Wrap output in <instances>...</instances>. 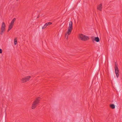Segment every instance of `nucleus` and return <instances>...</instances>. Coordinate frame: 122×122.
<instances>
[{
  "mask_svg": "<svg viewBox=\"0 0 122 122\" xmlns=\"http://www.w3.org/2000/svg\"><path fill=\"white\" fill-rule=\"evenodd\" d=\"M40 100L39 98L35 99L32 104L31 108L32 109H34L36 107L37 105L39 103Z\"/></svg>",
  "mask_w": 122,
  "mask_h": 122,
  "instance_id": "2",
  "label": "nucleus"
},
{
  "mask_svg": "<svg viewBox=\"0 0 122 122\" xmlns=\"http://www.w3.org/2000/svg\"><path fill=\"white\" fill-rule=\"evenodd\" d=\"M110 107H111L112 109H114L115 108V105L113 104H112L110 105Z\"/></svg>",
  "mask_w": 122,
  "mask_h": 122,
  "instance_id": "9",
  "label": "nucleus"
},
{
  "mask_svg": "<svg viewBox=\"0 0 122 122\" xmlns=\"http://www.w3.org/2000/svg\"><path fill=\"white\" fill-rule=\"evenodd\" d=\"M79 38L81 40L83 41H87L89 38L88 36L82 34L79 35Z\"/></svg>",
  "mask_w": 122,
  "mask_h": 122,
  "instance_id": "3",
  "label": "nucleus"
},
{
  "mask_svg": "<svg viewBox=\"0 0 122 122\" xmlns=\"http://www.w3.org/2000/svg\"><path fill=\"white\" fill-rule=\"evenodd\" d=\"M14 41H17V38H15V39H14Z\"/></svg>",
  "mask_w": 122,
  "mask_h": 122,
  "instance_id": "17",
  "label": "nucleus"
},
{
  "mask_svg": "<svg viewBox=\"0 0 122 122\" xmlns=\"http://www.w3.org/2000/svg\"><path fill=\"white\" fill-rule=\"evenodd\" d=\"M115 74H116V76H117V78H118L119 75V73H115Z\"/></svg>",
  "mask_w": 122,
  "mask_h": 122,
  "instance_id": "14",
  "label": "nucleus"
},
{
  "mask_svg": "<svg viewBox=\"0 0 122 122\" xmlns=\"http://www.w3.org/2000/svg\"><path fill=\"white\" fill-rule=\"evenodd\" d=\"M94 40L95 41L97 42H98L100 41V39L99 38L97 37H95V38Z\"/></svg>",
  "mask_w": 122,
  "mask_h": 122,
  "instance_id": "8",
  "label": "nucleus"
},
{
  "mask_svg": "<svg viewBox=\"0 0 122 122\" xmlns=\"http://www.w3.org/2000/svg\"><path fill=\"white\" fill-rule=\"evenodd\" d=\"M14 44L15 45H16L17 44V41H14Z\"/></svg>",
  "mask_w": 122,
  "mask_h": 122,
  "instance_id": "15",
  "label": "nucleus"
},
{
  "mask_svg": "<svg viewBox=\"0 0 122 122\" xmlns=\"http://www.w3.org/2000/svg\"><path fill=\"white\" fill-rule=\"evenodd\" d=\"M11 29H9V28L8 29V31H9Z\"/></svg>",
  "mask_w": 122,
  "mask_h": 122,
  "instance_id": "18",
  "label": "nucleus"
},
{
  "mask_svg": "<svg viewBox=\"0 0 122 122\" xmlns=\"http://www.w3.org/2000/svg\"><path fill=\"white\" fill-rule=\"evenodd\" d=\"M13 25H14L11 23H10L9 27V29H11L12 28L13 26Z\"/></svg>",
  "mask_w": 122,
  "mask_h": 122,
  "instance_id": "11",
  "label": "nucleus"
},
{
  "mask_svg": "<svg viewBox=\"0 0 122 122\" xmlns=\"http://www.w3.org/2000/svg\"><path fill=\"white\" fill-rule=\"evenodd\" d=\"M31 78V76H27L22 78L21 80L22 83H25L29 81Z\"/></svg>",
  "mask_w": 122,
  "mask_h": 122,
  "instance_id": "4",
  "label": "nucleus"
},
{
  "mask_svg": "<svg viewBox=\"0 0 122 122\" xmlns=\"http://www.w3.org/2000/svg\"><path fill=\"white\" fill-rule=\"evenodd\" d=\"M72 29V21H70L69 23L67 30L65 33V37L66 39H68V35L71 34Z\"/></svg>",
  "mask_w": 122,
  "mask_h": 122,
  "instance_id": "1",
  "label": "nucleus"
},
{
  "mask_svg": "<svg viewBox=\"0 0 122 122\" xmlns=\"http://www.w3.org/2000/svg\"><path fill=\"white\" fill-rule=\"evenodd\" d=\"M46 24L47 25V26H48V25H51L52 24V23L50 22H49L48 23H47Z\"/></svg>",
  "mask_w": 122,
  "mask_h": 122,
  "instance_id": "13",
  "label": "nucleus"
},
{
  "mask_svg": "<svg viewBox=\"0 0 122 122\" xmlns=\"http://www.w3.org/2000/svg\"><path fill=\"white\" fill-rule=\"evenodd\" d=\"M47 25L45 24V25L42 27V29H44L47 27Z\"/></svg>",
  "mask_w": 122,
  "mask_h": 122,
  "instance_id": "12",
  "label": "nucleus"
},
{
  "mask_svg": "<svg viewBox=\"0 0 122 122\" xmlns=\"http://www.w3.org/2000/svg\"><path fill=\"white\" fill-rule=\"evenodd\" d=\"M2 50L1 49H0V54L2 53Z\"/></svg>",
  "mask_w": 122,
  "mask_h": 122,
  "instance_id": "16",
  "label": "nucleus"
},
{
  "mask_svg": "<svg viewBox=\"0 0 122 122\" xmlns=\"http://www.w3.org/2000/svg\"><path fill=\"white\" fill-rule=\"evenodd\" d=\"M115 73H119V70L117 66V65L116 63H115Z\"/></svg>",
  "mask_w": 122,
  "mask_h": 122,
  "instance_id": "6",
  "label": "nucleus"
},
{
  "mask_svg": "<svg viewBox=\"0 0 122 122\" xmlns=\"http://www.w3.org/2000/svg\"><path fill=\"white\" fill-rule=\"evenodd\" d=\"M6 25L4 22H3L1 28L0 34L2 35L5 31Z\"/></svg>",
  "mask_w": 122,
  "mask_h": 122,
  "instance_id": "5",
  "label": "nucleus"
},
{
  "mask_svg": "<svg viewBox=\"0 0 122 122\" xmlns=\"http://www.w3.org/2000/svg\"><path fill=\"white\" fill-rule=\"evenodd\" d=\"M102 8V4H100L97 7V9H98L100 11L101 10Z\"/></svg>",
  "mask_w": 122,
  "mask_h": 122,
  "instance_id": "7",
  "label": "nucleus"
},
{
  "mask_svg": "<svg viewBox=\"0 0 122 122\" xmlns=\"http://www.w3.org/2000/svg\"><path fill=\"white\" fill-rule=\"evenodd\" d=\"M16 20L15 18H14L12 20L11 22L10 23L13 25H14V22Z\"/></svg>",
  "mask_w": 122,
  "mask_h": 122,
  "instance_id": "10",
  "label": "nucleus"
}]
</instances>
